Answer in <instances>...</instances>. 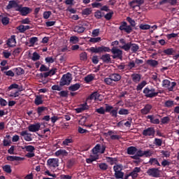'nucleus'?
<instances>
[{
  "label": "nucleus",
  "mask_w": 179,
  "mask_h": 179,
  "mask_svg": "<svg viewBox=\"0 0 179 179\" xmlns=\"http://www.w3.org/2000/svg\"><path fill=\"white\" fill-rule=\"evenodd\" d=\"M146 64L149 65L152 68H156L159 65V62L155 59H148L146 61Z\"/></svg>",
  "instance_id": "obj_20"
},
{
  "label": "nucleus",
  "mask_w": 179,
  "mask_h": 179,
  "mask_svg": "<svg viewBox=\"0 0 179 179\" xmlns=\"http://www.w3.org/2000/svg\"><path fill=\"white\" fill-rule=\"evenodd\" d=\"M114 15V12H110V13H108L105 16V19L106 20H111V18L113 17V15Z\"/></svg>",
  "instance_id": "obj_60"
},
{
  "label": "nucleus",
  "mask_w": 179,
  "mask_h": 179,
  "mask_svg": "<svg viewBox=\"0 0 179 179\" xmlns=\"http://www.w3.org/2000/svg\"><path fill=\"white\" fill-rule=\"evenodd\" d=\"M152 108H153V106L151 104L148 103L141 110V113L143 115H146L150 113Z\"/></svg>",
  "instance_id": "obj_13"
},
{
  "label": "nucleus",
  "mask_w": 179,
  "mask_h": 179,
  "mask_svg": "<svg viewBox=\"0 0 179 179\" xmlns=\"http://www.w3.org/2000/svg\"><path fill=\"white\" fill-rule=\"evenodd\" d=\"M79 42V38L78 36H71L70 38V43H72L73 44H76Z\"/></svg>",
  "instance_id": "obj_51"
},
{
  "label": "nucleus",
  "mask_w": 179,
  "mask_h": 179,
  "mask_svg": "<svg viewBox=\"0 0 179 179\" xmlns=\"http://www.w3.org/2000/svg\"><path fill=\"white\" fill-rule=\"evenodd\" d=\"M147 174H148L150 177L159 178V177H160V171H159V169H157V168L149 169L147 171Z\"/></svg>",
  "instance_id": "obj_8"
},
{
  "label": "nucleus",
  "mask_w": 179,
  "mask_h": 179,
  "mask_svg": "<svg viewBox=\"0 0 179 179\" xmlns=\"http://www.w3.org/2000/svg\"><path fill=\"white\" fill-rule=\"evenodd\" d=\"M89 41L90 43H93V44H94L96 43H99V41H101V37L90 38Z\"/></svg>",
  "instance_id": "obj_49"
},
{
  "label": "nucleus",
  "mask_w": 179,
  "mask_h": 179,
  "mask_svg": "<svg viewBox=\"0 0 179 179\" xmlns=\"http://www.w3.org/2000/svg\"><path fill=\"white\" fill-rule=\"evenodd\" d=\"M96 113H98V114L104 115L106 114V109H104L103 107H100L98 109H96Z\"/></svg>",
  "instance_id": "obj_56"
},
{
  "label": "nucleus",
  "mask_w": 179,
  "mask_h": 179,
  "mask_svg": "<svg viewBox=\"0 0 179 179\" xmlns=\"http://www.w3.org/2000/svg\"><path fill=\"white\" fill-rule=\"evenodd\" d=\"M21 149H22V150H26V152H29L31 153L34 152V150H36V148L33 145L22 146L21 147Z\"/></svg>",
  "instance_id": "obj_24"
},
{
  "label": "nucleus",
  "mask_w": 179,
  "mask_h": 179,
  "mask_svg": "<svg viewBox=\"0 0 179 179\" xmlns=\"http://www.w3.org/2000/svg\"><path fill=\"white\" fill-rule=\"evenodd\" d=\"M89 50L92 54H101L102 52H110L111 49L107 46H100V47H91Z\"/></svg>",
  "instance_id": "obj_3"
},
{
  "label": "nucleus",
  "mask_w": 179,
  "mask_h": 179,
  "mask_svg": "<svg viewBox=\"0 0 179 179\" xmlns=\"http://www.w3.org/2000/svg\"><path fill=\"white\" fill-rule=\"evenodd\" d=\"M40 128H41V124L40 123H36L35 124H30L28 127V129L29 132H37L40 131Z\"/></svg>",
  "instance_id": "obj_12"
},
{
  "label": "nucleus",
  "mask_w": 179,
  "mask_h": 179,
  "mask_svg": "<svg viewBox=\"0 0 179 179\" xmlns=\"http://www.w3.org/2000/svg\"><path fill=\"white\" fill-rule=\"evenodd\" d=\"M61 155L65 156V155H68V152L65 150H59L55 152V156H61Z\"/></svg>",
  "instance_id": "obj_44"
},
{
  "label": "nucleus",
  "mask_w": 179,
  "mask_h": 179,
  "mask_svg": "<svg viewBox=\"0 0 179 179\" xmlns=\"http://www.w3.org/2000/svg\"><path fill=\"white\" fill-rule=\"evenodd\" d=\"M164 106L166 107H168L169 108L170 107H173L174 106V101L168 100V101H165Z\"/></svg>",
  "instance_id": "obj_52"
},
{
  "label": "nucleus",
  "mask_w": 179,
  "mask_h": 179,
  "mask_svg": "<svg viewBox=\"0 0 179 179\" xmlns=\"http://www.w3.org/2000/svg\"><path fill=\"white\" fill-rule=\"evenodd\" d=\"M145 3V0H131L129 2V6L132 8V9H135L137 6H140L141 5H143Z\"/></svg>",
  "instance_id": "obj_10"
},
{
  "label": "nucleus",
  "mask_w": 179,
  "mask_h": 179,
  "mask_svg": "<svg viewBox=\"0 0 179 179\" xmlns=\"http://www.w3.org/2000/svg\"><path fill=\"white\" fill-rule=\"evenodd\" d=\"M4 73L6 76H10L11 78H13V76H15V71L13 70L5 71Z\"/></svg>",
  "instance_id": "obj_58"
},
{
  "label": "nucleus",
  "mask_w": 179,
  "mask_h": 179,
  "mask_svg": "<svg viewBox=\"0 0 179 179\" xmlns=\"http://www.w3.org/2000/svg\"><path fill=\"white\" fill-rule=\"evenodd\" d=\"M84 80L86 83H90L92 80H94V74H89L85 77Z\"/></svg>",
  "instance_id": "obj_29"
},
{
  "label": "nucleus",
  "mask_w": 179,
  "mask_h": 179,
  "mask_svg": "<svg viewBox=\"0 0 179 179\" xmlns=\"http://www.w3.org/2000/svg\"><path fill=\"white\" fill-rule=\"evenodd\" d=\"M69 143H73V140L72 138H66L62 142V145L64 146H69Z\"/></svg>",
  "instance_id": "obj_41"
},
{
  "label": "nucleus",
  "mask_w": 179,
  "mask_h": 179,
  "mask_svg": "<svg viewBox=\"0 0 179 179\" xmlns=\"http://www.w3.org/2000/svg\"><path fill=\"white\" fill-rule=\"evenodd\" d=\"M142 134L143 136H151V138H155L156 130H155V127H148L144 129Z\"/></svg>",
  "instance_id": "obj_9"
},
{
  "label": "nucleus",
  "mask_w": 179,
  "mask_h": 179,
  "mask_svg": "<svg viewBox=\"0 0 179 179\" xmlns=\"http://www.w3.org/2000/svg\"><path fill=\"white\" fill-rule=\"evenodd\" d=\"M118 114H120V115H128V114H129V110L120 108L118 111Z\"/></svg>",
  "instance_id": "obj_37"
},
{
  "label": "nucleus",
  "mask_w": 179,
  "mask_h": 179,
  "mask_svg": "<svg viewBox=\"0 0 179 179\" xmlns=\"http://www.w3.org/2000/svg\"><path fill=\"white\" fill-rule=\"evenodd\" d=\"M20 135L21 136H24V139L27 142H31V141H33V138H31V134L28 133L27 131H21L20 133Z\"/></svg>",
  "instance_id": "obj_11"
},
{
  "label": "nucleus",
  "mask_w": 179,
  "mask_h": 179,
  "mask_svg": "<svg viewBox=\"0 0 179 179\" xmlns=\"http://www.w3.org/2000/svg\"><path fill=\"white\" fill-rule=\"evenodd\" d=\"M122 76L118 73H110L108 78H104L103 83L108 86H115V83L120 82L122 79Z\"/></svg>",
  "instance_id": "obj_1"
},
{
  "label": "nucleus",
  "mask_w": 179,
  "mask_h": 179,
  "mask_svg": "<svg viewBox=\"0 0 179 179\" xmlns=\"http://www.w3.org/2000/svg\"><path fill=\"white\" fill-rule=\"evenodd\" d=\"M123 31L127 34H131V33H132V27L131 25H126V28H124V30Z\"/></svg>",
  "instance_id": "obj_54"
},
{
  "label": "nucleus",
  "mask_w": 179,
  "mask_h": 179,
  "mask_svg": "<svg viewBox=\"0 0 179 179\" xmlns=\"http://www.w3.org/2000/svg\"><path fill=\"white\" fill-rule=\"evenodd\" d=\"M44 111H48V108L45 106H39L37 108V113L38 115H41Z\"/></svg>",
  "instance_id": "obj_31"
},
{
  "label": "nucleus",
  "mask_w": 179,
  "mask_h": 179,
  "mask_svg": "<svg viewBox=\"0 0 179 179\" xmlns=\"http://www.w3.org/2000/svg\"><path fill=\"white\" fill-rule=\"evenodd\" d=\"M149 164L153 165V166H160V163H159V161L156 158H150V161L148 162Z\"/></svg>",
  "instance_id": "obj_32"
},
{
  "label": "nucleus",
  "mask_w": 179,
  "mask_h": 179,
  "mask_svg": "<svg viewBox=\"0 0 179 179\" xmlns=\"http://www.w3.org/2000/svg\"><path fill=\"white\" fill-rule=\"evenodd\" d=\"M7 160L8 162H22L24 160V157L17 156H8Z\"/></svg>",
  "instance_id": "obj_16"
},
{
  "label": "nucleus",
  "mask_w": 179,
  "mask_h": 179,
  "mask_svg": "<svg viewBox=\"0 0 179 179\" xmlns=\"http://www.w3.org/2000/svg\"><path fill=\"white\" fill-rule=\"evenodd\" d=\"M1 23L2 24H3V26H8V24H9V17H3L2 18H1Z\"/></svg>",
  "instance_id": "obj_40"
},
{
  "label": "nucleus",
  "mask_w": 179,
  "mask_h": 179,
  "mask_svg": "<svg viewBox=\"0 0 179 179\" xmlns=\"http://www.w3.org/2000/svg\"><path fill=\"white\" fill-rule=\"evenodd\" d=\"M163 52L164 54H165V55H173V54L176 52V50H174V49L173 48H168V49L164 50Z\"/></svg>",
  "instance_id": "obj_33"
},
{
  "label": "nucleus",
  "mask_w": 179,
  "mask_h": 179,
  "mask_svg": "<svg viewBox=\"0 0 179 179\" xmlns=\"http://www.w3.org/2000/svg\"><path fill=\"white\" fill-rule=\"evenodd\" d=\"M143 93L145 94V97L147 99H153V97H157L159 92H156V89L149 87L144 88Z\"/></svg>",
  "instance_id": "obj_2"
},
{
  "label": "nucleus",
  "mask_w": 179,
  "mask_h": 179,
  "mask_svg": "<svg viewBox=\"0 0 179 179\" xmlns=\"http://www.w3.org/2000/svg\"><path fill=\"white\" fill-rule=\"evenodd\" d=\"M113 170H114L115 173H117V171H121L122 170V164L114 166Z\"/></svg>",
  "instance_id": "obj_55"
},
{
  "label": "nucleus",
  "mask_w": 179,
  "mask_h": 179,
  "mask_svg": "<svg viewBox=\"0 0 179 179\" xmlns=\"http://www.w3.org/2000/svg\"><path fill=\"white\" fill-rule=\"evenodd\" d=\"M85 30H86V28H85V27H83V25H76V27H74L73 29V31H75V33H83L85 31Z\"/></svg>",
  "instance_id": "obj_22"
},
{
  "label": "nucleus",
  "mask_w": 179,
  "mask_h": 179,
  "mask_svg": "<svg viewBox=\"0 0 179 179\" xmlns=\"http://www.w3.org/2000/svg\"><path fill=\"white\" fill-rule=\"evenodd\" d=\"M30 29V26L29 25H20L17 27V30L20 33H24L26 30H29Z\"/></svg>",
  "instance_id": "obj_28"
},
{
  "label": "nucleus",
  "mask_w": 179,
  "mask_h": 179,
  "mask_svg": "<svg viewBox=\"0 0 179 179\" xmlns=\"http://www.w3.org/2000/svg\"><path fill=\"white\" fill-rule=\"evenodd\" d=\"M3 171H5V173H8V174H10V173H12V169L10 168V165L3 166Z\"/></svg>",
  "instance_id": "obj_45"
},
{
  "label": "nucleus",
  "mask_w": 179,
  "mask_h": 179,
  "mask_svg": "<svg viewBox=\"0 0 179 179\" xmlns=\"http://www.w3.org/2000/svg\"><path fill=\"white\" fill-rule=\"evenodd\" d=\"M100 94L98 92H94L87 98V100H98Z\"/></svg>",
  "instance_id": "obj_21"
},
{
  "label": "nucleus",
  "mask_w": 179,
  "mask_h": 179,
  "mask_svg": "<svg viewBox=\"0 0 179 179\" xmlns=\"http://www.w3.org/2000/svg\"><path fill=\"white\" fill-rule=\"evenodd\" d=\"M100 59H101L104 64H110V62H111L110 54L106 53L105 55H102Z\"/></svg>",
  "instance_id": "obj_19"
},
{
  "label": "nucleus",
  "mask_w": 179,
  "mask_h": 179,
  "mask_svg": "<svg viewBox=\"0 0 179 179\" xmlns=\"http://www.w3.org/2000/svg\"><path fill=\"white\" fill-rule=\"evenodd\" d=\"M80 89V83H76L69 87V90H70L71 92H76V90H79Z\"/></svg>",
  "instance_id": "obj_26"
},
{
  "label": "nucleus",
  "mask_w": 179,
  "mask_h": 179,
  "mask_svg": "<svg viewBox=\"0 0 179 179\" xmlns=\"http://www.w3.org/2000/svg\"><path fill=\"white\" fill-rule=\"evenodd\" d=\"M139 28L141 30H149V29H150V25L141 24H140Z\"/></svg>",
  "instance_id": "obj_61"
},
{
  "label": "nucleus",
  "mask_w": 179,
  "mask_h": 179,
  "mask_svg": "<svg viewBox=\"0 0 179 179\" xmlns=\"http://www.w3.org/2000/svg\"><path fill=\"white\" fill-rule=\"evenodd\" d=\"M154 143L156 146H162L163 143V140L160 138H155L154 141Z\"/></svg>",
  "instance_id": "obj_48"
},
{
  "label": "nucleus",
  "mask_w": 179,
  "mask_h": 179,
  "mask_svg": "<svg viewBox=\"0 0 179 179\" xmlns=\"http://www.w3.org/2000/svg\"><path fill=\"white\" fill-rule=\"evenodd\" d=\"M138 152L136 147L130 146L127 148V155H135Z\"/></svg>",
  "instance_id": "obj_27"
},
{
  "label": "nucleus",
  "mask_w": 179,
  "mask_h": 179,
  "mask_svg": "<svg viewBox=\"0 0 179 179\" xmlns=\"http://www.w3.org/2000/svg\"><path fill=\"white\" fill-rule=\"evenodd\" d=\"M31 59L32 61H38V59H40V55H38L37 52H34L32 55Z\"/></svg>",
  "instance_id": "obj_50"
},
{
  "label": "nucleus",
  "mask_w": 179,
  "mask_h": 179,
  "mask_svg": "<svg viewBox=\"0 0 179 179\" xmlns=\"http://www.w3.org/2000/svg\"><path fill=\"white\" fill-rule=\"evenodd\" d=\"M16 44V36L12 35L7 41V45L8 47H13Z\"/></svg>",
  "instance_id": "obj_17"
},
{
  "label": "nucleus",
  "mask_w": 179,
  "mask_h": 179,
  "mask_svg": "<svg viewBox=\"0 0 179 179\" xmlns=\"http://www.w3.org/2000/svg\"><path fill=\"white\" fill-rule=\"evenodd\" d=\"M98 167L102 171H106V170L108 169V165L106 163H101V164H98Z\"/></svg>",
  "instance_id": "obj_34"
},
{
  "label": "nucleus",
  "mask_w": 179,
  "mask_h": 179,
  "mask_svg": "<svg viewBox=\"0 0 179 179\" xmlns=\"http://www.w3.org/2000/svg\"><path fill=\"white\" fill-rule=\"evenodd\" d=\"M106 108H105V113H111L114 108V107L108 105V104H105Z\"/></svg>",
  "instance_id": "obj_53"
},
{
  "label": "nucleus",
  "mask_w": 179,
  "mask_h": 179,
  "mask_svg": "<svg viewBox=\"0 0 179 179\" xmlns=\"http://www.w3.org/2000/svg\"><path fill=\"white\" fill-rule=\"evenodd\" d=\"M130 49L132 52H136L138 50H139V45H138V44L131 43Z\"/></svg>",
  "instance_id": "obj_36"
},
{
  "label": "nucleus",
  "mask_w": 179,
  "mask_h": 179,
  "mask_svg": "<svg viewBox=\"0 0 179 179\" xmlns=\"http://www.w3.org/2000/svg\"><path fill=\"white\" fill-rule=\"evenodd\" d=\"M17 12H20L21 16H27L29 13H31V8L29 7H23L21 5L18 8H15Z\"/></svg>",
  "instance_id": "obj_6"
},
{
  "label": "nucleus",
  "mask_w": 179,
  "mask_h": 179,
  "mask_svg": "<svg viewBox=\"0 0 179 179\" xmlns=\"http://www.w3.org/2000/svg\"><path fill=\"white\" fill-rule=\"evenodd\" d=\"M115 178L117 179H123L124 178V172L122 171H117L115 173Z\"/></svg>",
  "instance_id": "obj_39"
},
{
  "label": "nucleus",
  "mask_w": 179,
  "mask_h": 179,
  "mask_svg": "<svg viewBox=\"0 0 179 179\" xmlns=\"http://www.w3.org/2000/svg\"><path fill=\"white\" fill-rule=\"evenodd\" d=\"M34 103L36 106H40L41 104H43V99L40 96H37L35 99Z\"/></svg>",
  "instance_id": "obj_38"
},
{
  "label": "nucleus",
  "mask_w": 179,
  "mask_h": 179,
  "mask_svg": "<svg viewBox=\"0 0 179 179\" xmlns=\"http://www.w3.org/2000/svg\"><path fill=\"white\" fill-rule=\"evenodd\" d=\"M13 71L16 73L17 76H20V75H24V69H22L21 67H17L13 69Z\"/></svg>",
  "instance_id": "obj_25"
},
{
  "label": "nucleus",
  "mask_w": 179,
  "mask_h": 179,
  "mask_svg": "<svg viewBox=\"0 0 179 179\" xmlns=\"http://www.w3.org/2000/svg\"><path fill=\"white\" fill-rule=\"evenodd\" d=\"M177 86V83L172 82L168 79H165L162 81V87L167 89L169 92H174V87Z\"/></svg>",
  "instance_id": "obj_5"
},
{
  "label": "nucleus",
  "mask_w": 179,
  "mask_h": 179,
  "mask_svg": "<svg viewBox=\"0 0 179 179\" xmlns=\"http://www.w3.org/2000/svg\"><path fill=\"white\" fill-rule=\"evenodd\" d=\"M91 13H92V8H87L83 10V15L85 16H89V15H90Z\"/></svg>",
  "instance_id": "obj_47"
},
{
  "label": "nucleus",
  "mask_w": 179,
  "mask_h": 179,
  "mask_svg": "<svg viewBox=\"0 0 179 179\" xmlns=\"http://www.w3.org/2000/svg\"><path fill=\"white\" fill-rule=\"evenodd\" d=\"M131 78L134 83H139L142 79V76L139 73H133L131 75Z\"/></svg>",
  "instance_id": "obj_15"
},
{
  "label": "nucleus",
  "mask_w": 179,
  "mask_h": 179,
  "mask_svg": "<svg viewBox=\"0 0 179 179\" xmlns=\"http://www.w3.org/2000/svg\"><path fill=\"white\" fill-rule=\"evenodd\" d=\"M58 94L60 97H68V91H61Z\"/></svg>",
  "instance_id": "obj_64"
},
{
  "label": "nucleus",
  "mask_w": 179,
  "mask_h": 179,
  "mask_svg": "<svg viewBox=\"0 0 179 179\" xmlns=\"http://www.w3.org/2000/svg\"><path fill=\"white\" fill-rule=\"evenodd\" d=\"M152 155H153V152H152V150H150L144 151V156L145 157H150V156H152Z\"/></svg>",
  "instance_id": "obj_63"
},
{
  "label": "nucleus",
  "mask_w": 179,
  "mask_h": 179,
  "mask_svg": "<svg viewBox=\"0 0 179 179\" xmlns=\"http://www.w3.org/2000/svg\"><path fill=\"white\" fill-rule=\"evenodd\" d=\"M72 82V74L71 73H67L62 76L59 81V85L62 86H69Z\"/></svg>",
  "instance_id": "obj_4"
},
{
  "label": "nucleus",
  "mask_w": 179,
  "mask_h": 179,
  "mask_svg": "<svg viewBox=\"0 0 179 179\" xmlns=\"http://www.w3.org/2000/svg\"><path fill=\"white\" fill-rule=\"evenodd\" d=\"M126 20H127V22L130 23V24L132 27H135V26H136V23L135 22V20H134L131 17H127L126 18Z\"/></svg>",
  "instance_id": "obj_46"
},
{
  "label": "nucleus",
  "mask_w": 179,
  "mask_h": 179,
  "mask_svg": "<svg viewBox=\"0 0 179 179\" xmlns=\"http://www.w3.org/2000/svg\"><path fill=\"white\" fill-rule=\"evenodd\" d=\"M128 24L127 23V22L124 21V22H122L121 24H120V26L119 27V29L122 31L125 29V28L127 27V25Z\"/></svg>",
  "instance_id": "obj_57"
},
{
  "label": "nucleus",
  "mask_w": 179,
  "mask_h": 179,
  "mask_svg": "<svg viewBox=\"0 0 179 179\" xmlns=\"http://www.w3.org/2000/svg\"><path fill=\"white\" fill-rule=\"evenodd\" d=\"M104 16V13H101L100 10H97L94 13V17L96 19H101Z\"/></svg>",
  "instance_id": "obj_43"
},
{
  "label": "nucleus",
  "mask_w": 179,
  "mask_h": 179,
  "mask_svg": "<svg viewBox=\"0 0 179 179\" xmlns=\"http://www.w3.org/2000/svg\"><path fill=\"white\" fill-rule=\"evenodd\" d=\"M120 48H122V50H124V51H129L131 50V42L123 45L122 47H120Z\"/></svg>",
  "instance_id": "obj_42"
},
{
  "label": "nucleus",
  "mask_w": 179,
  "mask_h": 179,
  "mask_svg": "<svg viewBox=\"0 0 179 179\" xmlns=\"http://www.w3.org/2000/svg\"><path fill=\"white\" fill-rule=\"evenodd\" d=\"M101 149V145L100 144H97L93 149L92 153L94 155H97V153H100V150Z\"/></svg>",
  "instance_id": "obj_35"
},
{
  "label": "nucleus",
  "mask_w": 179,
  "mask_h": 179,
  "mask_svg": "<svg viewBox=\"0 0 179 179\" xmlns=\"http://www.w3.org/2000/svg\"><path fill=\"white\" fill-rule=\"evenodd\" d=\"M110 52L113 55L112 56V58H113V59H117H117H122V50H121L120 49L113 47L111 49Z\"/></svg>",
  "instance_id": "obj_7"
},
{
  "label": "nucleus",
  "mask_w": 179,
  "mask_h": 179,
  "mask_svg": "<svg viewBox=\"0 0 179 179\" xmlns=\"http://www.w3.org/2000/svg\"><path fill=\"white\" fill-rule=\"evenodd\" d=\"M20 5L17 4V2H16L15 1H10L8 2V4L6 6V9L9 10V9H12L13 8H15V9H17V8H19Z\"/></svg>",
  "instance_id": "obj_18"
},
{
  "label": "nucleus",
  "mask_w": 179,
  "mask_h": 179,
  "mask_svg": "<svg viewBox=\"0 0 179 179\" xmlns=\"http://www.w3.org/2000/svg\"><path fill=\"white\" fill-rule=\"evenodd\" d=\"M59 159L57 158L49 159L47 162L48 164L50 167H54V169L58 167L59 165L58 164Z\"/></svg>",
  "instance_id": "obj_14"
},
{
  "label": "nucleus",
  "mask_w": 179,
  "mask_h": 179,
  "mask_svg": "<svg viewBox=\"0 0 179 179\" xmlns=\"http://www.w3.org/2000/svg\"><path fill=\"white\" fill-rule=\"evenodd\" d=\"M146 85H148V83L145 80L140 83L136 87L137 92H141V90H142V89H143Z\"/></svg>",
  "instance_id": "obj_30"
},
{
  "label": "nucleus",
  "mask_w": 179,
  "mask_h": 179,
  "mask_svg": "<svg viewBox=\"0 0 179 179\" xmlns=\"http://www.w3.org/2000/svg\"><path fill=\"white\" fill-rule=\"evenodd\" d=\"M162 124H169L170 122V117L166 116L161 119Z\"/></svg>",
  "instance_id": "obj_59"
},
{
  "label": "nucleus",
  "mask_w": 179,
  "mask_h": 179,
  "mask_svg": "<svg viewBox=\"0 0 179 179\" xmlns=\"http://www.w3.org/2000/svg\"><path fill=\"white\" fill-rule=\"evenodd\" d=\"M148 120H150L151 124H160V120L159 119H155V116L149 115L147 116Z\"/></svg>",
  "instance_id": "obj_23"
},
{
  "label": "nucleus",
  "mask_w": 179,
  "mask_h": 179,
  "mask_svg": "<svg viewBox=\"0 0 179 179\" xmlns=\"http://www.w3.org/2000/svg\"><path fill=\"white\" fill-rule=\"evenodd\" d=\"M52 15V13L51 11H45L43 13V18L44 19H49L50 16Z\"/></svg>",
  "instance_id": "obj_62"
}]
</instances>
